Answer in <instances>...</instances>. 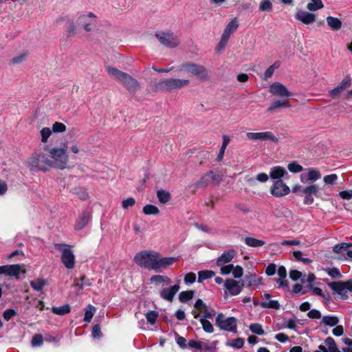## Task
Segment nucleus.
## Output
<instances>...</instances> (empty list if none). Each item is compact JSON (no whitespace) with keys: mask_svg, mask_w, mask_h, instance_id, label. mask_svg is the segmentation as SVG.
Returning <instances> with one entry per match:
<instances>
[{"mask_svg":"<svg viewBox=\"0 0 352 352\" xmlns=\"http://www.w3.org/2000/svg\"><path fill=\"white\" fill-rule=\"evenodd\" d=\"M178 261L174 256L164 257L157 251L151 250H142L135 254L133 261L139 267L162 272L167 270Z\"/></svg>","mask_w":352,"mask_h":352,"instance_id":"1","label":"nucleus"},{"mask_svg":"<svg viewBox=\"0 0 352 352\" xmlns=\"http://www.w3.org/2000/svg\"><path fill=\"white\" fill-rule=\"evenodd\" d=\"M68 144H64L63 146H54L50 148L44 146V150L49 154L51 167L60 170H64L69 167V153L67 152Z\"/></svg>","mask_w":352,"mask_h":352,"instance_id":"2","label":"nucleus"},{"mask_svg":"<svg viewBox=\"0 0 352 352\" xmlns=\"http://www.w3.org/2000/svg\"><path fill=\"white\" fill-rule=\"evenodd\" d=\"M106 70L109 75L122 83L131 94H134L140 89V82L129 74L110 65L106 67Z\"/></svg>","mask_w":352,"mask_h":352,"instance_id":"3","label":"nucleus"},{"mask_svg":"<svg viewBox=\"0 0 352 352\" xmlns=\"http://www.w3.org/2000/svg\"><path fill=\"white\" fill-rule=\"evenodd\" d=\"M190 83L189 80L179 78H163L159 81H152L151 87L154 91L179 89L187 87Z\"/></svg>","mask_w":352,"mask_h":352,"instance_id":"4","label":"nucleus"},{"mask_svg":"<svg viewBox=\"0 0 352 352\" xmlns=\"http://www.w3.org/2000/svg\"><path fill=\"white\" fill-rule=\"evenodd\" d=\"M28 166L32 170H48L52 168L49 154L47 152L34 153L28 160Z\"/></svg>","mask_w":352,"mask_h":352,"instance_id":"5","label":"nucleus"},{"mask_svg":"<svg viewBox=\"0 0 352 352\" xmlns=\"http://www.w3.org/2000/svg\"><path fill=\"white\" fill-rule=\"evenodd\" d=\"M180 70L194 75L201 80H208L209 79L208 72L204 65L190 62L185 63L180 66Z\"/></svg>","mask_w":352,"mask_h":352,"instance_id":"6","label":"nucleus"},{"mask_svg":"<svg viewBox=\"0 0 352 352\" xmlns=\"http://www.w3.org/2000/svg\"><path fill=\"white\" fill-rule=\"evenodd\" d=\"M56 249L62 251L61 261L67 269H73L75 265V256L72 251V247L65 243L56 244Z\"/></svg>","mask_w":352,"mask_h":352,"instance_id":"7","label":"nucleus"},{"mask_svg":"<svg viewBox=\"0 0 352 352\" xmlns=\"http://www.w3.org/2000/svg\"><path fill=\"white\" fill-rule=\"evenodd\" d=\"M215 324L222 330L236 332L237 322L234 317L225 318L223 314H219L216 317Z\"/></svg>","mask_w":352,"mask_h":352,"instance_id":"8","label":"nucleus"},{"mask_svg":"<svg viewBox=\"0 0 352 352\" xmlns=\"http://www.w3.org/2000/svg\"><path fill=\"white\" fill-rule=\"evenodd\" d=\"M155 36L160 43L166 47L174 48L179 44L178 36L170 31L157 32Z\"/></svg>","mask_w":352,"mask_h":352,"instance_id":"9","label":"nucleus"},{"mask_svg":"<svg viewBox=\"0 0 352 352\" xmlns=\"http://www.w3.org/2000/svg\"><path fill=\"white\" fill-rule=\"evenodd\" d=\"M223 286L225 288L223 296L227 298L228 294L231 296L239 294L244 287V284L243 281L228 278L225 280Z\"/></svg>","mask_w":352,"mask_h":352,"instance_id":"10","label":"nucleus"},{"mask_svg":"<svg viewBox=\"0 0 352 352\" xmlns=\"http://www.w3.org/2000/svg\"><path fill=\"white\" fill-rule=\"evenodd\" d=\"M96 15L89 12L86 14H80L78 18V21L83 29L89 32L95 30L96 27Z\"/></svg>","mask_w":352,"mask_h":352,"instance_id":"11","label":"nucleus"},{"mask_svg":"<svg viewBox=\"0 0 352 352\" xmlns=\"http://www.w3.org/2000/svg\"><path fill=\"white\" fill-rule=\"evenodd\" d=\"M329 286L344 299L348 297L349 292H352V280L346 282H332Z\"/></svg>","mask_w":352,"mask_h":352,"instance_id":"12","label":"nucleus"},{"mask_svg":"<svg viewBox=\"0 0 352 352\" xmlns=\"http://www.w3.org/2000/svg\"><path fill=\"white\" fill-rule=\"evenodd\" d=\"M351 246V243H341L333 247V252L338 254L336 257L338 259L352 261V250H348Z\"/></svg>","mask_w":352,"mask_h":352,"instance_id":"13","label":"nucleus"},{"mask_svg":"<svg viewBox=\"0 0 352 352\" xmlns=\"http://www.w3.org/2000/svg\"><path fill=\"white\" fill-rule=\"evenodd\" d=\"M246 137L250 140L253 141H271L274 143L278 142V139L271 131L264 132H249Z\"/></svg>","mask_w":352,"mask_h":352,"instance_id":"14","label":"nucleus"},{"mask_svg":"<svg viewBox=\"0 0 352 352\" xmlns=\"http://www.w3.org/2000/svg\"><path fill=\"white\" fill-rule=\"evenodd\" d=\"M290 192L289 186L281 179L275 181L270 187V193L275 197H282Z\"/></svg>","mask_w":352,"mask_h":352,"instance_id":"15","label":"nucleus"},{"mask_svg":"<svg viewBox=\"0 0 352 352\" xmlns=\"http://www.w3.org/2000/svg\"><path fill=\"white\" fill-rule=\"evenodd\" d=\"M319 187L317 184H310L302 188V194L305 195L303 203L305 205H311L314 203V196H317Z\"/></svg>","mask_w":352,"mask_h":352,"instance_id":"16","label":"nucleus"},{"mask_svg":"<svg viewBox=\"0 0 352 352\" xmlns=\"http://www.w3.org/2000/svg\"><path fill=\"white\" fill-rule=\"evenodd\" d=\"M270 92L274 96L289 98L292 94L287 87L280 82H275L270 86Z\"/></svg>","mask_w":352,"mask_h":352,"instance_id":"17","label":"nucleus"},{"mask_svg":"<svg viewBox=\"0 0 352 352\" xmlns=\"http://www.w3.org/2000/svg\"><path fill=\"white\" fill-rule=\"evenodd\" d=\"M351 80L350 76H346L336 88L329 91V95L333 98L339 96L344 90L351 86Z\"/></svg>","mask_w":352,"mask_h":352,"instance_id":"18","label":"nucleus"},{"mask_svg":"<svg viewBox=\"0 0 352 352\" xmlns=\"http://www.w3.org/2000/svg\"><path fill=\"white\" fill-rule=\"evenodd\" d=\"M179 289L180 286L179 283L175 284L169 288L162 289L160 292V296L162 299L168 300V302H172L174 296L179 292Z\"/></svg>","mask_w":352,"mask_h":352,"instance_id":"19","label":"nucleus"},{"mask_svg":"<svg viewBox=\"0 0 352 352\" xmlns=\"http://www.w3.org/2000/svg\"><path fill=\"white\" fill-rule=\"evenodd\" d=\"M295 18L303 24L309 25L315 22L316 16L312 12L300 10L295 14Z\"/></svg>","mask_w":352,"mask_h":352,"instance_id":"20","label":"nucleus"},{"mask_svg":"<svg viewBox=\"0 0 352 352\" xmlns=\"http://www.w3.org/2000/svg\"><path fill=\"white\" fill-rule=\"evenodd\" d=\"M1 268L3 274L10 276L17 277L21 272H25V270H22L21 267L18 264L1 266Z\"/></svg>","mask_w":352,"mask_h":352,"instance_id":"21","label":"nucleus"},{"mask_svg":"<svg viewBox=\"0 0 352 352\" xmlns=\"http://www.w3.org/2000/svg\"><path fill=\"white\" fill-rule=\"evenodd\" d=\"M236 251L233 249L224 252L217 259V265H223L230 262L236 256Z\"/></svg>","mask_w":352,"mask_h":352,"instance_id":"22","label":"nucleus"},{"mask_svg":"<svg viewBox=\"0 0 352 352\" xmlns=\"http://www.w3.org/2000/svg\"><path fill=\"white\" fill-rule=\"evenodd\" d=\"M150 283L156 285H168L171 283V279L165 275L155 274L151 276Z\"/></svg>","mask_w":352,"mask_h":352,"instance_id":"23","label":"nucleus"},{"mask_svg":"<svg viewBox=\"0 0 352 352\" xmlns=\"http://www.w3.org/2000/svg\"><path fill=\"white\" fill-rule=\"evenodd\" d=\"M287 175V170L282 166H276L270 169V176L272 179H280Z\"/></svg>","mask_w":352,"mask_h":352,"instance_id":"24","label":"nucleus"},{"mask_svg":"<svg viewBox=\"0 0 352 352\" xmlns=\"http://www.w3.org/2000/svg\"><path fill=\"white\" fill-rule=\"evenodd\" d=\"M339 322V319L336 316H324L322 318L320 326L333 327L336 326Z\"/></svg>","mask_w":352,"mask_h":352,"instance_id":"25","label":"nucleus"},{"mask_svg":"<svg viewBox=\"0 0 352 352\" xmlns=\"http://www.w3.org/2000/svg\"><path fill=\"white\" fill-rule=\"evenodd\" d=\"M90 219V215L87 212H82L79 217L78 218L76 225L75 229L77 230H80L84 228L87 223H89Z\"/></svg>","mask_w":352,"mask_h":352,"instance_id":"26","label":"nucleus"},{"mask_svg":"<svg viewBox=\"0 0 352 352\" xmlns=\"http://www.w3.org/2000/svg\"><path fill=\"white\" fill-rule=\"evenodd\" d=\"M329 27L334 31L338 30L342 28V21L336 17L329 16L326 19Z\"/></svg>","mask_w":352,"mask_h":352,"instance_id":"27","label":"nucleus"},{"mask_svg":"<svg viewBox=\"0 0 352 352\" xmlns=\"http://www.w3.org/2000/svg\"><path fill=\"white\" fill-rule=\"evenodd\" d=\"M324 3L322 0H310L307 5V9L310 12H316L322 9Z\"/></svg>","mask_w":352,"mask_h":352,"instance_id":"28","label":"nucleus"},{"mask_svg":"<svg viewBox=\"0 0 352 352\" xmlns=\"http://www.w3.org/2000/svg\"><path fill=\"white\" fill-rule=\"evenodd\" d=\"M244 242L248 246L252 248H259L262 247L265 244V242L264 241L257 239L254 237H246L244 239Z\"/></svg>","mask_w":352,"mask_h":352,"instance_id":"29","label":"nucleus"},{"mask_svg":"<svg viewBox=\"0 0 352 352\" xmlns=\"http://www.w3.org/2000/svg\"><path fill=\"white\" fill-rule=\"evenodd\" d=\"M321 177V174L319 170L314 168L307 169V179L311 182H316Z\"/></svg>","mask_w":352,"mask_h":352,"instance_id":"30","label":"nucleus"},{"mask_svg":"<svg viewBox=\"0 0 352 352\" xmlns=\"http://www.w3.org/2000/svg\"><path fill=\"white\" fill-rule=\"evenodd\" d=\"M229 142H230V138L228 135H224L223 136V143H222L220 151L217 157V161L221 162L223 160L225 151H226V147L228 146Z\"/></svg>","mask_w":352,"mask_h":352,"instance_id":"31","label":"nucleus"},{"mask_svg":"<svg viewBox=\"0 0 352 352\" xmlns=\"http://www.w3.org/2000/svg\"><path fill=\"white\" fill-rule=\"evenodd\" d=\"M215 273L212 270H202L198 272V283H202L204 280L211 278L214 276Z\"/></svg>","mask_w":352,"mask_h":352,"instance_id":"32","label":"nucleus"},{"mask_svg":"<svg viewBox=\"0 0 352 352\" xmlns=\"http://www.w3.org/2000/svg\"><path fill=\"white\" fill-rule=\"evenodd\" d=\"M46 283L47 282L45 279L38 278L32 280L30 282V285L34 290L40 292L43 289Z\"/></svg>","mask_w":352,"mask_h":352,"instance_id":"33","label":"nucleus"},{"mask_svg":"<svg viewBox=\"0 0 352 352\" xmlns=\"http://www.w3.org/2000/svg\"><path fill=\"white\" fill-rule=\"evenodd\" d=\"M212 184L210 180V176L208 173L204 175L201 179L196 183V187L197 188H205L209 184Z\"/></svg>","mask_w":352,"mask_h":352,"instance_id":"34","label":"nucleus"},{"mask_svg":"<svg viewBox=\"0 0 352 352\" xmlns=\"http://www.w3.org/2000/svg\"><path fill=\"white\" fill-rule=\"evenodd\" d=\"M324 343L327 346L328 352H341L337 347L335 340L331 337L325 339Z\"/></svg>","mask_w":352,"mask_h":352,"instance_id":"35","label":"nucleus"},{"mask_svg":"<svg viewBox=\"0 0 352 352\" xmlns=\"http://www.w3.org/2000/svg\"><path fill=\"white\" fill-rule=\"evenodd\" d=\"M246 278L250 286H258L261 284V278L255 274H250Z\"/></svg>","mask_w":352,"mask_h":352,"instance_id":"36","label":"nucleus"},{"mask_svg":"<svg viewBox=\"0 0 352 352\" xmlns=\"http://www.w3.org/2000/svg\"><path fill=\"white\" fill-rule=\"evenodd\" d=\"M52 311L57 315H65L70 312V307L69 305H64L60 307H53Z\"/></svg>","mask_w":352,"mask_h":352,"instance_id":"37","label":"nucleus"},{"mask_svg":"<svg viewBox=\"0 0 352 352\" xmlns=\"http://www.w3.org/2000/svg\"><path fill=\"white\" fill-rule=\"evenodd\" d=\"M260 305L263 308L274 309H280L279 302H278V300H270L268 301L261 302Z\"/></svg>","mask_w":352,"mask_h":352,"instance_id":"38","label":"nucleus"},{"mask_svg":"<svg viewBox=\"0 0 352 352\" xmlns=\"http://www.w3.org/2000/svg\"><path fill=\"white\" fill-rule=\"evenodd\" d=\"M95 313L96 308L93 305H89L85 310L84 320L86 322H90Z\"/></svg>","mask_w":352,"mask_h":352,"instance_id":"39","label":"nucleus"},{"mask_svg":"<svg viewBox=\"0 0 352 352\" xmlns=\"http://www.w3.org/2000/svg\"><path fill=\"white\" fill-rule=\"evenodd\" d=\"M157 197L162 204H166L170 199V193L164 190H160L157 192Z\"/></svg>","mask_w":352,"mask_h":352,"instance_id":"40","label":"nucleus"},{"mask_svg":"<svg viewBox=\"0 0 352 352\" xmlns=\"http://www.w3.org/2000/svg\"><path fill=\"white\" fill-rule=\"evenodd\" d=\"M280 67V63L279 62H275L274 64H272L271 66H270L265 72L264 73V79L267 80L270 78H271L275 71V69H278Z\"/></svg>","mask_w":352,"mask_h":352,"instance_id":"41","label":"nucleus"},{"mask_svg":"<svg viewBox=\"0 0 352 352\" xmlns=\"http://www.w3.org/2000/svg\"><path fill=\"white\" fill-rule=\"evenodd\" d=\"M194 296V291H184L182 292L179 295V299L182 302H186L191 300Z\"/></svg>","mask_w":352,"mask_h":352,"instance_id":"42","label":"nucleus"},{"mask_svg":"<svg viewBox=\"0 0 352 352\" xmlns=\"http://www.w3.org/2000/svg\"><path fill=\"white\" fill-rule=\"evenodd\" d=\"M143 212L145 214H157L160 212L159 209L154 205L148 204L143 208Z\"/></svg>","mask_w":352,"mask_h":352,"instance_id":"43","label":"nucleus"},{"mask_svg":"<svg viewBox=\"0 0 352 352\" xmlns=\"http://www.w3.org/2000/svg\"><path fill=\"white\" fill-rule=\"evenodd\" d=\"M209 175L210 176V180L212 184H218L222 179V175L219 171L211 170L208 172Z\"/></svg>","mask_w":352,"mask_h":352,"instance_id":"44","label":"nucleus"},{"mask_svg":"<svg viewBox=\"0 0 352 352\" xmlns=\"http://www.w3.org/2000/svg\"><path fill=\"white\" fill-rule=\"evenodd\" d=\"M52 130H51L49 127H44L40 131V134L41 136V142L43 143H46L48 140V138L52 135Z\"/></svg>","mask_w":352,"mask_h":352,"instance_id":"45","label":"nucleus"},{"mask_svg":"<svg viewBox=\"0 0 352 352\" xmlns=\"http://www.w3.org/2000/svg\"><path fill=\"white\" fill-rule=\"evenodd\" d=\"M288 210L283 207L276 208L273 210L272 214L276 218H281L287 216Z\"/></svg>","mask_w":352,"mask_h":352,"instance_id":"46","label":"nucleus"},{"mask_svg":"<svg viewBox=\"0 0 352 352\" xmlns=\"http://www.w3.org/2000/svg\"><path fill=\"white\" fill-rule=\"evenodd\" d=\"M200 322H201V324L202 325V327H203L204 330L206 332H207V333H212L213 332L214 328H213V326H212V324H211V322L210 321H208L206 318H201L200 319Z\"/></svg>","mask_w":352,"mask_h":352,"instance_id":"47","label":"nucleus"},{"mask_svg":"<svg viewBox=\"0 0 352 352\" xmlns=\"http://www.w3.org/2000/svg\"><path fill=\"white\" fill-rule=\"evenodd\" d=\"M324 271L333 278H340L342 277L340 272L336 267L326 268Z\"/></svg>","mask_w":352,"mask_h":352,"instance_id":"48","label":"nucleus"},{"mask_svg":"<svg viewBox=\"0 0 352 352\" xmlns=\"http://www.w3.org/2000/svg\"><path fill=\"white\" fill-rule=\"evenodd\" d=\"M338 177L336 174L327 175L323 177V182L326 185H333L336 183Z\"/></svg>","mask_w":352,"mask_h":352,"instance_id":"49","label":"nucleus"},{"mask_svg":"<svg viewBox=\"0 0 352 352\" xmlns=\"http://www.w3.org/2000/svg\"><path fill=\"white\" fill-rule=\"evenodd\" d=\"M288 170L294 173H300L303 170L301 165L298 164L296 162H292L287 165Z\"/></svg>","mask_w":352,"mask_h":352,"instance_id":"50","label":"nucleus"},{"mask_svg":"<svg viewBox=\"0 0 352 352\" xmlns=\"http://www.w3.org/2000/svg\"><path fill=\"white\" fill-rule=\"evenodd\" d=\"M145 316L148 322H149L151 324H153L155 323L156 320L158 317V313L155 311H150L146 314Z\"/></svg>","mask_w":352,"mask_h":352,"instance_id":"51","label":"nucleus"},{"mask_svg":"<svg viewBox=\"0 0 352 352\" xmlns=\"http://www.w3.org/2000/svg\"><path fill=\"white\" fill-rule=\"evenodd\" d=\"M52 130L54 133H63L66 131V126L62 122H56L53 124Z\"/></svg>","mask_w":352,"mask_h":352,"instance_id":"52","label":"nucleus"},{"mask_svg":"<svg viewBox=\"0 0 352 352\" xmlns=\"http://www.w3.org/2000/svg\"><path fill=\"white\" fill-rule=\"evenodd\" d=\"M250 330L256 334L263 335L264 333V331L262 328V326L258 323L251 324L249 327Z\"/></svg>","mask_w":352,"mask_h":352,"instance_id":"53","label":"nucleus"},{"mask_svg":"<svg viewBox=\"0 0 352 352\" xmlns=\"http://www.w3.org/2000/svg\"><path fill=\"white\" fill-rule=\"evenodd\" d=\"M272 9V3L269 0L262 1L259 6V10L261 11H267L269 12Z\"/></svg>","mask_w":352,"mask_h":352,"instance_id":"54","label":"nucleus"},{"mask_svg":"<svg viewBox=\"0 0 352 352\" xmlns=\"http://www.w3.org/2000/svg\"><path fill=\"white\" fill-rule=\"evenodd\" d=\"M228 344L232 347L236 348V349H241L243 347L244 344V340L243 338H238L236 339L231 340Z\"/></svg>","mask_w":352,"mask_h":352,"instance_id":"55","label":"nucleus"},{"mask_svg":"<svg viewBox=\"0 0 352 352\" xmlns=\"http://www.w3.org/2000/svg\"><path fill=\"white\" fill-rule=\"evenodd\" d=\"M184 280L186 285L192 284L196 280V274L194 272L187 273L184 276Z\"/></svg>","mask_w":352,"mask_h":352,"instance_id":"56","label":"nucleus"},{"mask_svg":"<svg viewBox=\"0 0 352 352\" xmlns=\"http://www.w3.org/2000/svg\"><path fill=\"white\" fill-rule=\"evenodd\" d=\"M43 342V338L41 334H36L33 336L31 344L33 346H41Z\"/></svg>","mask_w":352,"mask_h":352,"instance_id":"57","label":"nucleus"},{"mask_svg":"<svg viewBox=\"0 0 352 352\" xmlns=\"http://www.w3.org/2000/svg\"><path fill=\"white\" fill-rule=\"evenodd\" d=\"M238 27H239V23L237 22L236 19L234 18L229 22V23L228 24V25L226 26V28L227 30H228L230 32L233 33L236 30Z\"/></svg>","mask_w":352,"mask_h":352,"instance_id":"58","label":"nucleus"},{"mask_svg":"<svg viewBox=\"0 0 352 352\" xmlns=\"http://www.w3.org/2000/svg\"><path fill=\"white\" fill-rule=\"evenodd\" d=\"M232 273L233 276L235 278H239L243 274V267L240 265H236V267L233 266Z\"/></svg>","mask_w":352,"mask_h":352,"instance_id":"59","label":"nucleus"},{"mask_svg":"<svg viewBox=\"0 0 352 352\" xmlns=\"http://www.w3.org/2000/svg\"><path fill=\"white\" fill-rule=\"evenodd\" d=\"M135 204V200L133 197L127 198L126 199H124L122 201V207L123 209H127L129 207L134 206Z\"/></svg>","mask_w":352,"mask_h":352,"instance_id":"60","label":"nucleus"},{"mask_svg":"<svg viewBox=\"0 0 352 352\" xmlns=\"http://www.w3.org/2000/svg\"><path fill=\"white\" fill-rule=\"evenodd\" d=\"M220 266H221L220 272H221V274L223 275L229 274L230 272H232V269H233V265H232V264H229V265L225 264L223 265H220Z\"/></svg>","mask_w":352,"mask_h":352,"instance_id":"61","label":"nucleus"},{"mask_svg":"<svg viewBox=\"0 0 352 352\" xmlns=\"http://www.w3.org/2000/svg\"><path fill=\"white\" fill-rule=\"evenodd\" d=\"M280 107H283V100H278L273 102L271 106L268 108L267 111H273L274 110Z\"/></svg>","mask_w":352,"mask_h":352,"instance_id":"62","label":"nucleus"},{"mask_svg":"<svg viewBox=\"0 0 352 352\" xmlns=\"http://www.w3.org/2000/svg\"><path fill=\"white\" fill-rule=\"evenodd\" d=\"M307 316L311 319H319L321 318V313L317 309H311L307 313Z\"/></svg>","mask_w":352,"mask_h":352,"instance_id":"63","label":"nucleus"},{"mask_svg":"<svg viewBox=\"0 0 352 352\" xmlns=\"http://www.w3.org/2000/svg\"><path fill=\"white\" fill-rule=\"evenodd\" d=\"M344 343L347 345V346L343 349V351L352 352V339L345 338Z\"/></svg>","mask_w":352,"mask_h":352,"instance_id":"64","label":"nucleus"}]
</instances>
